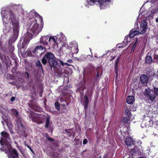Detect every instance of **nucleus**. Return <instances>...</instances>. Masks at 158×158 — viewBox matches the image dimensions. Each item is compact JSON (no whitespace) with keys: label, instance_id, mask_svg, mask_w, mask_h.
I'll return each instance as SVG.
<instances>
[{"label":"nucleus","instance_id":"c756f323","mask_svg":"<svg viewBox=\"0 0 158 158\" xmlns=\"http://www.w3.org/2000/svg\"><path fill=\"white\" fill-rule=\"evenodd\" d=\"M1 14L2 15V18L3 22H5V17H6V16H7V14L6 13H5V11H2L1 12Z\"/></svg>","mask_w":158,"mask_h":158},{"label":"nucleus","instance_id":"2f4dec72","mask_svg":"<svg viewBox=\"0 0 158 158\" xmlns=\"http://www.w3.org/2000/svg\"><path fill=\"white\" fill-rule=\"evenodd\" d=\"M125 113L127 115L128 117L129 118L131 117V114L130 110L127 108L125 109Z\"/></svg>","mask_w":158,"mask_h":158},{"label":"nucleus","instance_id":"6ab92c4d","mask_svg":"<svg viewBox=\"0 0 158 158\" xmlns=\"http://www.w3.org/2000/svg\"><path fill=\"white\" fill-rule=\"evenodd\" d=\"M5 62L6 65V67L7 69H8V67H10L9 66V64L10 65H11V61L8 56L7 57H6V56H5Z\"/></svg>","mask_w":158,"mask_h":158},{"label":"nucleus","instance_id":"72a5a7b5","mask_svg":"<svg viewBox=\"0 0 158 158\" xmlns=\"http://www.w3.org/2000/svg\"><path fill=\"white\" fill-rule=\"evenodd\" d=\"M153 90L155 93V94L158 96V87L156 86L153 87Z\"/></svg>","mask_w":158,"mask_h":158},{"label":"nucleus","instance_id":"a18cd8bd","mask_svg":"<svg viewBox=\"0 0 158 158\" xmlns=\"http://www.w3.org/2000/svg\"><path fill=\"white\" fill-rule=\"evenodd\" d=\"M85 89V88L84 87H79L77 89V91H83Z\"/></svg>","mask_w":158,"mask_h":158},{"label":"nucleus","instance_id":"603ef678","mask_svg":"<svg viewBox=\"0 0 158 158\" xmlns=\"http://www.w3.org/2000/svg\"><path fill=\"white\" fill-rule=\"evenodd\" d=\"M15 97H12L10 98V100L11 102H13L15 100Z\"/></svg>","mask_w":158,"mask_h":158},{"label":"nucleus","instance_id":"13d9d810","mask_svg":"<svg viewBox=\"0 0 158 158\" xmlns=\"http://www.w3.org/2000/svg\"><path fill=\"white\" fill-rule=\"evenodd\" d=\"M73 60H72L71 59H70V60H68L67 61V62L69 63H72V62H73Z\"/></svg>","mask_w":158,"mask_h":158},{"label":"nucleus","instance_id":"f03ea898","mask_svg":"<svg viewBox=\"0 0 158 158\" xmlns=\"http://www.w3.org/2000/svg\"><path fill=\"white\" fill-rule=\"evenodd\" d=\"M29 16L31 21L28 32L32 36H37L42 29L41 26H39L38 23L40 22L41 24L43 23V18L38 13L34 11L30 13Z\"/></svg>","mask_w":158,"mask_h":158},{"label":"nucleus","instance_id":"bf43d9fd","mask_svg":"<svg viewBox=\"0 0 158 158\" xmlns=\"http://www.w3.org/2000/svg\"><path fill=\"white\" fill-rule=\"evenodd\" d=\"M89 0V1L91 2H92L93 3H94L96 0Z\"/></svg>","mask_w":158,"mask_h":158},{"label":"nucleus","instance_id":"a211bd4d","mask_svg":"<svg viewBox=\"0 0 158 158\" xmlns=\"http://www.w3.org/2000/svg\"><path fill=\"white\" fill-rule=\"evenodd\" d=\"M1 134L3 138L6 139V140L10 139V135L7 132L3 131L1 133Z\"/></svg>","mask_w":158,"mask_h":158},{"label":"nucleus","instance_id":"e2e57ef3","mask_svg":"<svg viewBox=\"0 0 158 158\" xmlns=\"http://www.w3.org/2000/svg\"><path fill=\"white\" fill-rule=\"evenodd\" d=\"M69 66V65L67 63H64V65Z\"/></svg>","mask_w":158,"mask_h":158},{"label":"nucleus","instance_id":"9b49d317","mask_svg":"<svg viewBox=\"0 0 158 158\" xmlns=\"http://www.w3.org/2000/svg\"><path fill=\"white\" fill-rule=\"evenodd\" d=\"M28 106L31 109L35 111H38L40 109L39 106L36 104L28 103Z\"/></svg>","mask_w":158,"mask_h":158},{"label":"nucleus","instance_id":"cd10ccee","mask_svg":"<svg viewBox=\"0 0 158 158\" xmlns=\"http://www.w3.org/2000/svg\"><path fill=\"white\" fill-rule=\"evenodd\" d=\"M148 99L150 100L152 102L154 101L156 98V96L155 94H151L148 97Z\"/></svg>","mask_w":158,"mask_h":158},{"label":"nucleus","instance_id":"1a4fd4ad","mask_svg":"<svg viewBox=\"0 0 158 158\" xmlns=\"http://www.w3.org/2000/svg\"><path fill=\"white\" fill-rule=\"evenodd\" d=\"M120 59L119 57H118L115 60V63L114 65V70L116 73V78L118 77V66Z\"/></svg>","mask_w":158,"mask_h":158},{"label":"nucleus","instance_id":"ddd939ff","mask_svg":"<svg viewBox=\"0 0 158 158\" xmlns=\"http://www.w3.org/2000/svg\"><path fill=\"white\" fill-rule=\"evenodd\" d=\"M13 59V60H14L15 66L12 68L11 71L13 73H15L16 72V70L17 69L18 67V64L17 61V60L16 59V57L15 56H14Z\"/></svg>","mask_w":158,"mask_h":158},{"label":"nucleus","instance_id":"6e6552de","mask_svg":"<svg viewBox=\"0 0 158 158\" xmlns=\"http://www.w3.org/2000/svg\"><path fill=\"white\" fill-rule=\"evenodd\" d=\"M140 81L143 84H146L148 81V77L146 74H142L140 77Z\"/></svg>","mask_w":158,"mask_h":158},{"label":"nucleus","instance_id":"412c9836","mask_svg":"<svg viewBox=\"0 0 158 158\" xmlns=\"http://www.w3.org/2000/svg\"><path fill=\"white\" fill-rule=\"evenodd\" d=\"M59 146V142L57 141H56L52 143L50 147L51 149L54 150L55 148H58Z\"/></svg>","mask_w":158,"mask_h":158},{"label":"nucleus","instance_id":"a878e982","mask_svg":"<svg viewBox=\"0 0 158 158\" xmlns=\"http://www.w3.org/2000/svg\"><path fill=\"white\" fill-rule=\"evenodd\" d=\"M137 41H138V39L137 38H136V41H135V43H134V44L133 45L132 48H131V53H133L134 52L135 49V48L136 47V46H137Z\"/></svg>","mask_w":158,"mask_h":158},{"label":"nucleus","instance_id":"e433bc0d","mask_svg":"<svg viewBox=\"0 0 158 158\" xmlns=\"http://www.w3.org/2000/svg\"><path fill=\"white\" fill-rule=\"evenodd\" d=\"M98 4L102 6L104 5L105 2L104 0H98Z\"/></svg>","mask_w":158,"mask_h":158},{"label":"nucleus","instance_id":"864d4df0","mask_svg":"<svg viewBox=\"0 0 158 158\" xmlns=\"http://www.w3.org/2000/svg\"><path fill=\"white\" fill-rule=\"evenodd\" d=\"M65 131L67 133L70 134V135H71V133L70 131H69L67 129H65Z\"/></svg>","mask_w":158,"mask_h":158},{"label":"nucleus","instance_id":"9d476101","mask_svg":"<svg viewBox=\"0 0 158 158\" xmlns=\"http://www.w3.org/2000/svg\"><path fill=\"white\" fill-rule=\"evenodd\" d=\"M29 118L33 122L37 123L39 121V118L37 117L35 114L33 112L29 114Z\"/></svg>","mask_w":158,"mask_h":158},{"label":"nucleus","instance_id":"8fccbe9b","mask_svg":"<svg viewBox=\"0 0 158 158\" xmlns=\"http://www.w3.org/2000/svg\"><path fill=\"white\" fill-rule=\"evenodd\" d=\"M27 147L28 148H29V149L31 151V152L32 153H34V152L33 151L30 147L28 145H27Z\"/></svg>","mask_w":158,"mask_h":158},{"label":"nucleus","instance_id":"4c0bfd02","mask_svg":"<svg viewBox=\"0 0 158 158\" xmlns=\"http://www.w3.org/2000/svg\"><path fill=\"white\" fill-rule=\"evenodd\" d=\"M97 74H101L102 70L99 67H98L96 69V70Z\"/></svg>","mask_w":158,"mask_h":158},{"label":"nucleus","instance_id":"c9c22d12","mask_svg":"<svg viewBox=\"0 0 158 158\" xmlns=\"http://www.w3.org/2000/svg\"><path fill=\"white\" fill-rule=\"evenodd\" d=\"M23 75L26 78L29 79V75L28 73L27 72H24L23 73Z\"/></svg>","mask_w":158,"mask_h":158},{"label":"nucleus","instance_id":"6e6d98bb","mask_svg":"<svg viewBox=\"0 0 158 158\" xmlns=\"http://www.w3.org/2000/svg\"><path fill=\"white\" fill-rule=\"evenodd\" d=\"M108 156V154L106 153L104 154L103 158H107Z\"/></svg>","mask_w":158,"mask_h":158},{"label":"nucleus","instance_id":"393cba45","mask_svg":"<svg viewBox=\"0 0 158 158\" xmlns=\"http://www.w3.org/2000/svg\"><path fill=\"white\" fill-rule=\"evenodd\" d=\"M50 117L49 116L47 117L45 126V128H48L50 124Z\"/></svg>","mask_w":158,"mask_h":158},{"label":"nucleus","instance_id":"de8ad7c7","mask_svg":"<svg viewBox=\"0 0 158 158\" xmlns=\"http://www.w3.org/2000/svg\"><path fill=\"white\" fill-rule=\"evenodd\" d=\"M144 95L146 97H149V96L151 94H150V92H148L144 94Z\"/></svg>","mask_w":158,"mask_h":158},{"label":"nucleus","instance_id":"bb28decb","mask_svg":"<svg viewBox=\"0 0 158 158\" xmlns=\"http://www.w3.org/2000/svg\"><path fill=\"white\" fill-rule=\"evenodd\" d=\"M16 123H17L18 127H19L20 126L22 128H24V126L22 123L21 120H20L19 118L17 120Z\"/></svg>","mask_w":158,"mask_h":158},{"label":"nucleus","instance_id":"4468645a","mask_svg":"<svg viewBox=\"0 0 158 158\" xmlns=\"http://www.w3.org/2000/svg\"><path fill=\"white\" fill-rule=\"evenodd\" d=\"M134 101V97L133 96H129L127 97L126 102L127 103L132 104Z\"/></svg>","mask_w":158,"mask_h":158},{"label":"nucleus","instance_id":"37998d69","mask_svg":"<svg viewBox=\"0 0 158 158\" xmlns=\"http://www.w3.org/2000/svg\"><path fill=\"white\" fill-rule=\"evenodd\" d=\"M123 158H130V155L128 154H125L123 156Z\"/></svg>","mask_w":158,"mask_h":158},{"label":"nucleus","instance_id":"774afa93","mask_svg":"<svg viewBox=\"0 0 158 158\" xmlns=\"http://www.w3.org/2000/svg\"><path fill=\"white\" fill-rule=\"evenodd\" d=\"M11 49L12 51H13L14 49V48L13 47H11Z\"/></svg>","mask_w":158,"mask_h":158},{"label":"nucleus","instance_id":"7c9ffc66","mask_svg":"<svg viewBox=\"0 0 158 158\" xmlns=\"http://www.w3.org/2000/svg\"><path fill=\"white\" fill-rule=\"evenodd\" d=\"M55 108L58 110L60 111V104L59 102H56L55 103Z\"/></svg>","mask_w":158,"mask_h":158},{"label":"nucleus","instance_id":"423d86ee","mask_svg":"<svg viewBox=\"0 0 158 158\" xmlns=\"http://www.w3.org/2000/svg\"><path fill=\"white\" fill-rule=\"evenodd\" d=\"M48 36H43L40 38V42L43 46H46L48 45Z\"/></svg>","mask_w":158,"mask_h":158},{"label":"nucleus","instance_id":"ea45409f","mask_svg":"<svg viewBox=\"0 0 158 158\" xmlns=\"http://www.w3.org/2000/svg\"><path fill=\"white\" fill-rule=\"evenodd\" d=\"M132 38L131 37H130V35L129 36H126L125 37V40H126L127 42H129L131 41V38Z\"/></svg>","mask_w":158,"mask_h":158},{"label":"nucleus","instance_id":"a19ab883","mask_svg":"<svg viewBox=\"0 0 158 158\" xmlns=\"http://www.w3.org/2000/svg\"><path fill=\"white\" fill-rule=\"evenodd\" d=\"M47 135L46 136V138L48 140L50 141L51 142L54 141V139L52 138H50L49 136L47 134H46Z\"/></svg>","mask_w":158,"mask_h":158},{"label":"nucleus","instance_id":"58836bf2","mask_svg":"<svg viewBox=\"0 0 158 158\" xmlns=\"http://www.w3.org/2000/svg\"><path fill=\"white\" fill-rule=\"evenodd\" d=\"M128 122V119L127 118L124 117L122 119V123H127Z\"/></svg>","mask_w":158,"mask_h":158},{"label":"nucleus","instance_id":"f704fd0d","mask_svg":"<svg viewBox=\"0 0 158 158\" xmlns=\"http://www.w3.org/2000/svg\"><path fill=\"white\" fill-rule=\"evenodd\" d=\"M48 39L49 42L52 41V42H54L55 43L56 42V41L55 40V38L51 36L49 38L48 37Z\"/></svg>","mask_w":158,"mask_h":158},{"label":"nucleus","instance_id":"338daca9","mask_svg":"<svg viewBox=\"0 0 158 158\" xmlns=\"http://www.w3.org/2000/svg\"><path fill=\"white\" fill-rule=\"evenodd\" d=\"M156 22L157 23H158V17L156 19Z\"/></svg>","mask_w":158,"mask_h":158},{"label":"nucleus","instance_id":"473e14b6","mask_svg":"<svg viewBox=\"0 0 158 158\" xmlns=\"http://www.w3.org/2000/svg\"><path fill=\"white\" fill-rule=\"evenodd\" d=\"M0 150H1L2 151L4 152L5 153H7L8 155V153L9 152V150L7 148H4V147H2V148H0Z\"/></svg>","mask_w":158,"mask_h":158},{"label":"nucleus","instance_id":"c85d7f7f","mask_svg":"<svg viewBox=\"0 0 158 158\" xmlns=\"http://www.w3.org/2000/svg\"><path fill=\"white\" fill-rule=\"evenodd\" d=\"M36 65L37 66L39 67L40 69H41V70H43L42 64H41L39 60H37L36 63Z\"/></svg>","mask_w":158,"mask_h":158},{"label":"nucleus","instance_id":"69168bd1","mask_svg":"<svg viewBox=\"0 0 158 158\" xmlns=\"http://www.w3.org/2000/svg\"><path fill=\"white\" fill-rule=\"evenodd\" d=\"M15 114L16 115H18L19 114L17 110L16 111L15 113Z\"/></svg>","mask_w":158,"mask_h":158},{"label":"nucleus","instance_id":"dca6fc26","mask_svg":"<svg viewBox=\"0 0 158 158\" xmlns=\"http://www.w3.org/2000/svg\"><path fill=\"white\" fill-rule=\"evenodd\" d=\"M153 62L152 57L150 56H147L145 58V63L147 64H150Z\"/></svg>","mask_w":158,"mask_h":158},{"label":"nucleus","instance_id":"f3484780","mask_svg":"<svg viewBox=\"0 0 158 158\" xmlns=\"http://www.w3.org/2000/svg\"><path fill=\"white\" fill-rule=\"evenodd\" d=\"M84 98L85 99V101L84 102V110H86L88 108V104L89 102V99L87 95L85 94V95Z\"/></svg>","mask_w":158,"mask_h":158},{"label":"nucleus","instance_id":"5fc2aeb1","mask_svg":"<svg viewBox=\"0 0 158 158\" xmlns=\"http://www.w3.org/2000/svg\"><path fill=\"white\" fill-rule=\"evenodd\" d=\"M27 40H29V39H27V36H25L23 40L24 41H27Z\"/></svg>","mask_w":158,"mask_h":158},{"label":"nucleus","instance_id":"f8f14e48","mask_svg":"<svg viewBox=\"0 0 158 158\" xmlns=\"http://www.w3.org/2000/svg\"><path fill=\"white\" fill-rule=\"evenodd\" d=\"M125 142L128 147L131 146L134 143L133 139L129 137L126 138Z\"/></svg>","mask_w":158,"mask_h":158},{"label":"nucleus","instance_id":"5701e85b","mask_svg":"<svg viewBox=\"0 0 158 158\" xmlns=\"http://www.w3.org/2000/svg\"><path fill=\"white\" fill-rule=\"evenodd\" d=\"M141 31L140 32V34H143L145 33L146 31V24H141Z\"/></svg>","mask_w":158,"mask_h":158},{"label":"nucleus","instance_id":"20e7f679","mask_svg":"<svg viewBox=\"0 0 158 158\" xmlns=\"http://www.w3.org/2000/svg\"><path fill=\"white\" fill-rule=\"evenodd\" d=\"M0 143L2 146L4 145V144L6 146L9 152L8 153V157L9 158H19V156L17 150L15 149H13L11 151L12 148L11 144L6 139L2 138L0 140Z\"/></svg>","mask_w":158,"mask_h":158},{"label":"nucleus","instance_id":"39448f33","mask_svg":"<svg viewBox=\"0 0 158 158\" xmlns=\"http://www.w3.org/2000/svg\"><path fill=\"white\" fill-rule=\"evenodd\" d=\"M141 127L143 128L145 127H153L155 128H158V124L156 123H153L152 118L148 116L146 117L141 123Z\"/></svg>","mask_w":158,"mask_h":158},{"label":"nucleus","instance_id":"f257e3e1","mask_svg":"<svg viewBox=\"0 0 158 158\" xmlns=\"http://www.w3.org/2000/svg\"><path fill=\"white\" fill-rule=\"evenodd\" d=\"M55 59V56L52 53L48 52L44 56L41 62L44 65L48 63L51 69H53L55 75L57 77H61L63 73V70Z\"/></svg>","mask_w":158,"mask_h":158},{"label":"nucleus","instance_id":"052dcab7","mask_svg":"<svg viewBox=\"0 0 158 158\" xmlns=\"http://www.w3.org/2000/svg\"><path fill=\"white\" fill-rule=\"evenodd\" d=\"M9 130H10V132L11 133L13 134V131H12V128L10 129L9 128Z\"/></svg>","mask_w":158,"mask_h":158},{"label":"nucleus","instance_id":"0e129e2a","mask_svg":"<svg viewBox=\"0 0 158 158\" xmlns=\"http://www.w3.org/2000/svg\"><path fill=\"white\" fill-rule=\"evenodd\" d=\"M101 75V74H97V75H96V76H97V78H98L99 76L100 75Z\"/></svg>","mask_w":158,"mask_h":158},{"label":"nucleus","instance_id":"2eb2a0df","mask_svg":"<svg viewBox=\"0 0 158 158\" xmlns=\"http://www.w3.org/2000/svg\"><path fill=\"white\" fill-rule=\"evenodd\" d=\"M140 34V32L134 29H132L130 32V37H134L136 35Z\"/></svg>","mask_w":158,"mask_h":158},{"label":"nucleus","instance_id":"49530a36","mask_svg":"<svg viewBox=\"0 0 158 158\" xmlns=\"http://www.w3.org/2000/svg\"><path fill=\"white\" fill-rule=\"evenodd\" d=\"M154 60L156 61L158 60V55H154Z\"/></svg>","mask_w":158,"mask_h":158},{"label":"nucleus","instance_id":"7ed1b4c3","mask_svg":"<svg viewBox=\"0 0 158 158\" xmlns=\"http://www.w3.org/2000/svg\"><path fill=\"white\" fill-rule=\"evenodd\" d=\"M8 20L11 22L13 26V29L14 33V35L16 39L18 36L19 30V22L16 18L15 14L11 10H10L8 11Z\"/></svg>","mask_w":158,"mask_h":158},{"label":"nucleus","instance_id":"c03bdc74","mask_svg":"<svg viewBox=\"0 0 158 158\" xmlns=\"http://www.w3.org/2000/svg\"><path fill=\"white\" fill-rule=\"evenodd\" d=\"M58 61L60 63V64L62 66H64V63L63 62L60 60H58Z\"/></svg>","mask_w":158,"mask_h":158},{"label":"nucleus","instance_id":"b1692460","mask_svg":"<svg viewBox=\"0 0 158 158\" xmlns=\"http://www.w3.org/2000/svg\"><path fill=\"white\" fill-rule=\"evenodd\" d=\"M44 48L45 49H46V48L45 46H42L41 45L39 46H37L35 48L34 51H33V52H35L38 49L42 50Z\"/></svg>","mask_w":158,"mask_h":158},{"label":"nucleus","instance_id":"680f3d73","mask_svg":"<svg viewBox=\"0 0 158 158\" xmlns=\"http://www.w3.org/2000/svg\"><path fill=\"white\" fill-rule=\"evenodd\" d=\"M20 152L22 154L23 156V154H24V152H23V151L22 150H20Z\"/></svg>","mask_w":158,"mask_h":158},{"label":"nucleus","instance_id":"09e8293b","mask_svg":"<svg viewBox=\"0 0 158 158\" xmlns=\"http://www.w3.org/2000/svg\"><path fill=\"white\" fill-rule=\"evenodd\" d=\"M87 140L86 139H83V144L85 145L87 143Z\"/></svg>","mask_w":158,"mask_h":158},{"label":"nucleus","instance_id":"aec40b11","mask_svg":"<svg viewBox=\"0 0 158 158\" xmlns=\"http://www.w3.org/2000/svg\"><path fill=\"white\" fill-rule=\"evenodd\" d=\"M141 143L142 142L140 141H135L134 144V147H136L137 148L139 149V150H141L142 148L141 145Z\"/></svg>","mask_w":158,"mask_h":158},{"label":"nucleus","instance_id":"4be33fe9","mask_svg":"<svg viewBox=\"0 0 158 158\" xmlns=\"http://www.w3.org/2000/svg\"><path fill=\"white\" fill-rule=\"evenodd\" d=\"M78 46L77 44L76 46L71 51L70 53H71L73 56L74 54H77L78 53L79 51Z\"/></svg>","mask_w":158,"mask_h":158},{"label":"nucleus","instance_id":"0eeeda50","mask_svg":"<svg viewBox=\"0 0 158 158\" xmlns=\"http://www.w3.org/2000/svg\"><path fill=\"white\" fill-rule=\"evenodd\" d=\"M141 150H139V149L136 147H134V148H132L131 151V154L133 156L140 154L141 153Z\"/></svg>","mask_w":158,"mask_h":158},{"label":"nucleus","instance_id":"4d7b16f0","mask_svg":"<svg viewBox=\"0 0 158 158\" xmlns=\"http://www.w3.org/2000/svg\"><path fill=\"white\" fill-rule=\"evenodd\" d=\"M69 88V87L68 86V85H66L64 87V89L67 90Z\"/></svg>","mask_w":158,"mask_h":158},{"label":"nucleus","instance_id":"3c124183","mask_svg":"<svg viewBox=\"0 0 158 158\" xmlns=\"http://www.w3.org/2000/svg\"><path fill=\"white\" fill-rule=\"evenodd\" d=\"M110 58H111V59H110V61H111L115 59V56H111L110 57Z\"/></svg>","mask_w":158,"mask_h":158},{"label":"nucleus","instance_id":"79ce46f5","mask_svg":"<svg viewBox=\"0 0 158 158\" xmlns=\"http://www.w3.org/2000/svg\"><path fill=\"white\" fill-rule=\"evenodd\" d=\"M151 14H150V17H152L153 16V15L155 13H156V10H153L152 11H151Z\"/></svg>","mask_w":158,"mask_h":158}]
</instances>
